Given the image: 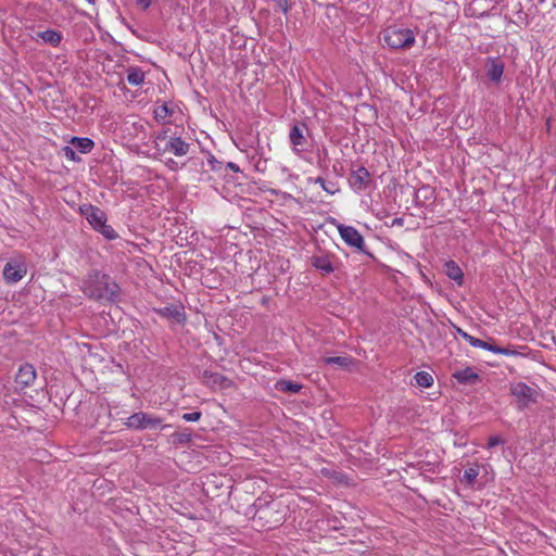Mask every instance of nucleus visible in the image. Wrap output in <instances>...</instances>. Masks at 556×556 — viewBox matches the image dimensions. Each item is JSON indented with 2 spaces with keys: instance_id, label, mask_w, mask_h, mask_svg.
Returning a JSON list of instances; mask_svg holds the SVG:
<instances>
[{
  "instance_id": "1",
  "label": "nucleus",
  "mask_w": 556,
  "mask_h": 556,
  "mask_svg": "<svg viewBox=\"0 0 556 556\" xmlns=\"http://www.w3.org/2000/svg\"><path fill=\"white\" fill-rule=\"evenodd\" d=\"M254 509L252 521L260 530H271L286 521L288 506L268 494L258 496L251 506Z\"/></svg>"
},
{
  "instance_id": "2",
  "label": "nucleus",
  "mask_w": 556,
  "mask_h": 556,
  "mask_svg": "<svg viewBox=\"0 0 556 556\" xmlns=\"http://www.w3.org/2000/svg\"><path fill=\"white\" fill-rule=\"evenodd\" d=\"M121 288L108 274L91 269L83 285V292L89 299L104 302H116Z\"/></svg>"
},
{
  "instance_id": "3",
  "label": "nucleus",
  "mask_w": 556,
  "mask_h": 556,
  "mask_svg": "<svg viewBox=\"0 0 556 556\" xmlns=\"http://www.w3.org/2000/svg\"><path fill=\"white\" fill-rule=\"evenodd\" d=\"M123 425L127 429L135 431L153 430L157 428L165 430L172 427L170 425L163 424V418L146 412L134 413L123 421Z\"/></svg>"
},
{
  "instance_id": "4",
  "label": "nucleus",
  "mask_w": 556,
  "mask_h": 556,
  "mask_svg": "<svg viewBox=\"0 0 556 556\" xmlns=\"http://www.w3.org/2000/svg\"><path fill=\"white\" fill-rule=\"evenodd\" d=\"M509 394L516 400V407L522 412L536 404L540 397V391L530 387L526 382H513L509 386Z\"/></svg>"
},
{
  "instance_id": "5",
  "label": "nucleus",
  "mask_w": 556,
  "mask_h": 556,
  "mask_svg": "<svg viewBox=\"0 0 556 556\" xmlns=\"http://www.w3.org/2000/svg\"><path fill=\"white\" fill-rule=\"evenodd\" d=\"M383 41L394 50L409 49L415 43V33L409 28L389 26L383 33Z\"/></svg>"
},
{
  "instance_id": "6",
  "label": "nucleus",
  "mask_w": 556,
  "mask_h": 556,
  "mask_svg": "<svg viewBox=\"0 0 556 556\" xmlns=\"http://www.w3.org/2000/svg\"><path fill=\"white\" fill-rule=\"evenodd\" d=\"M337 229L340 233L341 239L349 247L354 248L358 253H362V254L368 256L374 262H378L376 256L366 249L364 237L361 235V232L355 227L346 226L343 224H338Z\"/></svg>"
},
{
  "instance_id": "7",
  "label": "nucleus",
  "mask_w": 556,
  "mask_h": 556,
  "mask_svg": "<svg viewBox=\"0 0 556 556\" xmlns=\"http://www.w3.org/2000/svg\"><path fill=\"white\" fill-rule=\"evenodd\" d=\"M80 214L87 219L89 225L96 231L103 223H106V213L99 206L92 204H83L79 206Z\"/></svg>"
},
{
  "instance_id": "8",
  "label": "nucleus",
  "mask_w": 556,
  "mask_h": 556,
  "mask_svg": "<svg viewBox=\"0 0 556 556\" xmlns=\"http://www.w3.org/2000/svg\"><path fill=\"white\" fill-rule=\"evenodd\" d=\"M153 312L160 317L170 319L179 325H184L187 320L185 306L182 304H168L164 307H154Z\"/></svg>"
},
{
  "instance_id": "9",
  "label": "nucleus",
  "mask_w": 556,
  "mask_h": 556,
  "mask_svg": "<svg viewBox=\"0 0 556 556\" xmlns=\"http://www.w3.org/2000/svg\"><path fill=\"white\" fill-rule=\"evenodd\" d=\"M349 184L356 192L365 191L371 185L369 170L364 166H359L357 169L352 170L349 177Z\"/></svg>"
},
{
  "instance_id": "10",
  "label": "nucleus",
  "mask_w": 556,
  "mask_h": 556,
  "mask_svg": "<svg viewBox=\"0 0 556 556\" xmlns=\"http://www.w3.org/2000/svg\"><path fill=\"white\" fill-rule=\"evenodd\" d=\"M26 271L27 268L24 263L10 261L4 265L2 275L5 282L12 285L18 282L26 275Z\"/></svg>"
},
{
  "instance_id": "11",
  "label": "nucleus",
  "mask_w": 556,
  "mask_h": 556,
  "mask_svg": "<svg viewBox=\"0 0 556 556\" xmlns=\"http://www.w3.org/2000/svg\"><path fill=\"white\" fill-rule=\"evenodd\" d=\"M505 70V63L500 56L485 59V74L490 81L500 84Z\"/></svg>"
},
{
  "instance_id": "12",
  "label": "nucleus",
  "mask_w": 556,
  "mask_h": 556,
  "mask_svg": "<svg viewBox=\"0 0 556 556\" xmlns=\"http://www.w3.org/2000/svg\"><path fill=\"white\" fill-rule=\"evenodd\" d=\"M202 379L203 383L211 389H228L231 388L233 384V381L228 377L211 370H204L202 372Z\"/></svg>"
},
{
  "instance_id": "13",
  "label": "nucleus",
  "mask_w": 556,
  "mask_h": 556,
  "mask_svg": "<svg viewBox=\"0 0 556 556\" xmlns=\"http://www.w3.org/2000/svg\"><path fill=\"white\" fill-rule=\"evenodd\" d=\"M190 147V143L174 134L165 142L163 152H170L175 156H184L189 153Z\"/></svg>"
},
{
  "instance_id": "14",
  "label": "nucleus",
  "mask_w": 556,
  "mask_h": 556,
  "mask_svg": "<svg viewBox=\"0 0 556 556\" xmlns=\"http://www.w3.org/2000/svg\"><path fill=\"white\" fill-rule=\"evenodd\" d=\"M307 130L305 123H295L291 126L289 140L296 152L304 151L303 146L306 143L304 132Z\"/></svg>"
},
{
  "instance_id": "15",
  "label": "nucleus",
  "mask_w": 556,
  "mask_h": 556,
  "mask_svg": "<svg viewBox=\"0 0 556 556\" xmlns=\"http://www.w3.org/2000/svg\"><path fill=\"white\" fill-rule=\"evenodd\" d=\"M37 374L35 367L29 363H25L20 366L18 371L15 375V382L22 388H26L34 383Z\"/></svg>"
},
{
  "instance_id": "16",
  "label": "nucleus",
  "mask_w": 556,
  "mask_h": 556,
  "mask_svg": "<svg viewBox=\"0 0 556 556\" xmlns=\"http://www.w3.org/2000/svg\"><path fill=\"white\" fill-rule=\"evenodd\" d=\"M407 467L416 469L419 475L428 481H432L430 475L439 473L440 462L419 460L417 463H408Z\"/></svg>"
},
{
  "instance_id": "17",
  "label": "nucleus",
  "mask_w": 556,
  "mask_h": 556,
  "mask_svg": "<svg viewBox=\"0 0 556 556\" xmlns=\"http://www.w3.org/2000/svg\"><path fill=\"white\" fill-rule=\"evenodd\" d=\"M452 378L456 380L457 383L464 384V386H471L476 384L480 381V376L478 372L473 370L472 367H466L460 370H456L452 374Z\"/></svg>"
},
{
  "instance_id": "18",
  "label": "nucleus",
  "mask_w": 556,
  "mask_h": 556,
  "mask_svg": "<svg viewBox=\"0 0 556 556\" xmlns=\"http://www.w3.org/2000/svg\"><path fill=\"white\" fill-rule=\"evenodd\" d=\"M332 255L319 254L311 256V265L319 270L323 275H329L333 273L334 267L331 261Z\"/></svg>"
},
{
  "instance_id": "19",
  "label": "nucleus",
  "mask_w": 556,
  "mask_h": 556,
  "mask_svg": "<svg viewBox=\"0 0 556 556\" xmlns=\"http://www.w3.org/2000/svg\"><path fill=\"white\" fill-rule=\"evenodd\" d=\"M323 362L327 366H337L346 371H352L356 364V361L351 356H328L324 357Z\"/></svg>"
},
{
  "instance_id": "20",
  "label": "nucleus",
  "mask_w": 556,
  "mask_h": 556,
  "mask_svg": "<svg viewBox=\"0 0 556 556\" xmlns=\"http://www.w3.org/2000/svg\"><path fill=\"white\" fill-rule=\"evenodd\" d=\"M444 273L450 279L454 280L458 286H463L464 273L455 261L448 260L444 263Z\"/></svg>"
},
{
  "instance_id": "21",
  "label": "nucleus",
  "mask_w": 556,
  "mask_h": 556,
  "mask_svg": "<svg viewBox=\"0 0 556 556\" xmlns=\"http://www.w3.org/2000/svg\"><path fill=\"white\" fill-rule=\"evenodd\" d=\"M193 439V431L190 428H182L169 435L168 442L174 446L187 445Z\"/></svg>"
},
{
  "instance_id": "22",
  "label": "nucleus",
  "mask_w": 556,
  "mask_h": 556,
  "mask_svg": "<svg viewBox=\"0 0 556 556\" xmlns=\"http://www.w3.org/2000/svg\"><path fill=\"white\" fill-rule=\"evenodd\" d=\"M68 143L83 154L90 153L94 148V141L88 137H72Z\"/></svg>"
},
{
  "instance_id": "23",
  "label": "nucleus",
  "mask_w": 556,
  "mask_h": 556,
  "mask_svg": "<svg viewBox=\"0 0 556 556\" xmlns=\"http://www.w3.org/2000/svg\"><path fill=\"white\" fill-rule=\"evenodd\" d=\"M275 388L277 391L294 394L302 389V384L294 382L292 380L280 379L276 382Z\"/></svg>"
},
{
  "instance_id": "24",
  "label": "nucleus",
  "mask_w": 556,
  "mask_h": 556,
  "mask_svg": "<svg viewBox=\"0 0 556 556\" xmlns=\"http://www.w3.org/2000/svg\"><path fill=\"white\" fill-rule=\"evenodd\" d=\"M38 37H40L46 43H49L52 47H58L62 41L61 31L54 29L40 31L38 33Z\"/></svg>"
},
{
  "instance_id": "25",
  "label": "nucleus",
  "mask_w": 556,
  "mask_h": 556,
  "mask_svg": "<svg viewBox=\"0 0 556 556\" xmlns=\"http://www.w3.org/2000/svg\"><path fill=\"white\" fill-rule=\"evenodd\" d=\"M144 72L138 66L127 68V81L132 86H140L144 81Z\"/></svg>"
},
{
  "instance_id": "26",
  "label": "nucleus",
  "mask_w": 556,
  "mask_h": 556,
  "mask_svg": "<svg viewBox=\"0 0 556 556\" xmlns=\"http://www.w3.org/2000/svg\"><path fill=\"white\" fill-rule=\"evenodd\" d=\"M174 114V109L164 102L154 110V119L160 124H165L166 118Z\"/></svg>"
},
{
  "instance_id": "27",
  "label": "nucleus",
  "mask_w": 556,
  "mask_h": 556,
  "mask_svg": "<svg viewBox=\"0 0 556 556\" xmlns=\"http://www.w3.org/2000/svg\"><path fill=\"white\" fill-rule=\"evenodd\" d=\"M308 180L318 184L329 194H334L340 190L337 182L326 181L323 177L308 178Z\"/></svg>"
},
{
  "instance_id": "28",
  "label": "nucleus",
  "mask_w": 556,
  "mask_h": 556,
  "mask_svg": "<svg viewBox=\"0 0 556 556\" xmlns=\"http://www.w3.org/2000/svg\"><path fill=\"white\" fill-rule=\"evenodd\" d=\"M207 163L212 172L218 174L219 176H223L224 178L227 177V174H224V166L225 164L220 161H218L212 153L207 152Z\"/></svg>"
},
{
  "instance_id": "29",
  "label": "nucleus",
  "mask_w": 556,
  "mask_h": 556,
  "mask_svg": "<svg viewBox=\"0 0 556 556\" xmlns=\"http://www.w3.org/2000/svg\"><path fill=\"white\" fill-rule=\"evenodd\" d=\"M479 475V466L476 464L473 467H470L464 471L462 482H465L469 486H473L477 477Z\"/></svg>"
},
{
  "instance_id": "30",
  "label": "nucleus",
  "mask_w": 556,
  "mask_h": 556,
  "mask_svg": "<svg viewBox=\"0 0 556 556\" xmlns=\"http://www.w3.org/2000/svg\"><path fill=\"white\" fill-rule=\"evenodd\" d=\"M414 379L416 383L422 388H430L433 384V377L428 371L416 372Z\"/></svg>"
},
{
  "instance_id": "31",
  "label": "nucleus",
  "mask_w": 556,
  "mask_h": 556,
  "mask_svg": "<svg viewBox=\"0 0 556 556\" xmlns=\"http://www.w3.org/2000/svg\"><path fill=\"white\" fill-rule=\"evenodd\" d=\"M96 231L101 233L109 241L118 238V233L106 223H103Z\"/></svg>"
},
{
  "instance_id": "32",
  "label": "nucleus",
  "mask_w": 556,
  "mask_h": 556,
  "mask_svg": "<svg viewBox=\"0 0 556 556\" xmlns=\"http://www.w3.org/2000/svg\"><path fill=\"white\" fill-rule=\"evenodd\" d=\"M63 155L73 162L79 163L81 159L77 155L76 149L73 146H65L62 148Z\"/></svg>"
},
{
  "instance_id": "33",
  "label": "nucleus",
  "mask_w": 556,
  "mask_h": 556,
  "mask_svg": "<svg viewBox=\"0 0 556 556\" xmlns=\"http://www.w3.org/2000/svg\"><path fill=\"white\" fill-rule=\"evenodd\" d=\"M422 192H427V193L433 194V190L429 186H424L420 189H418L417 191H414V203L417 206H424L425 205V201L421 200V198H420Z\"/></svg>"
},
{
  "instance_id": "34",
  "label": "nucleus",
  "mask_w": 556,
  "mask_h": 556,
  "mask_svg": "<svg viewBox=\"0 0 556 556\" xmlns=\"http://www.w3.org/2000/svg\"><path fill=\"white\" fill-rule=\"evenodd\" d=\"M201 416H202V413L200 410H195L192 413H185L181 416V418H182V420H185L187 422H195V421L200 420Z\"/></svg>"
},
{
  "instance_id": "35",
  "label": "nucleus",
  "mask_w": 556,
  "mask_h": 556,
  "mask_svg": "<svg viewBox=\"0 0 556 556\" xmlns=\"http://www.w3.org/2000/svg\"><path fill=\"white\" fill-rule=\"evenodd\" d=\"M505 440L500 435H492L489 438L486 448H493L500 444H504Z\"/></svg>"
},
{
  "instance_id": "36",
  "label": "nucleus",
  "mask_w": 556,
  "mask_h": 556,
  "mask_svg": "<svg viewBox=\"0 0 556 556\" xmlns=\"http://www.w3.org/2000/svg\"><path fill=\"white\" fill-rule=\"evenodd\" d=\"M318 161L317 164L320 168H326V159L328 157V150L326 148H323L318 151L317 154Z\"/></svg>"
},
{
  "instance_id": "37",
  "label": "nucleus",
  "mask_w": 556,
  "mask_h": 556,
  "mask_svg": "<svg viewBox=\"0 0 556 556\" xmlns=\"http://www.w3.org/2000/svg\"><path fill=\"white\" fill-rule=\"evenodd\" d=\"M275 4L286 15L289 13L291 9L289 0H275Z\"/></svg>"
},
{
  "instance_id": "38",
  "label": "nucleus",
  "mask_w": 556,
  "mask_h": 556,
  "mask_svg": "<svg viewBox=\"0 0 556 556\" xmlns=\"http://www.w3.org/2000/svg\"><path fill=\"white\" fill-rule=\"evenodd\" d=\"M484 350L490 351L495 354H501V352H503L502 346L497 345L493 339H490V341H486V345H485Z\"/></svg>"
},
{
  "instance_id": "39",
  "label": "nucleus",
  "mask_w": 556,
  "mask_h": 556,
  "mask_svg": "<svg viewBox=\"0 0 556 556\" xmlns=\"http://www.w3.org/2000/svg\"><path fill=\"white\" fill-rule=\"evenodd\" d=\"M170 131L169 128H166V129H162L161 131H159L155 136H154V139H155V142L160 141V142H163V141H167V139L170 137V135H168Z\"/></svg>"
},
{
  "instance_id": "40",
  "label": "nucleus",
  "mask_w": 556,
  "mask_h": 556,
  "mask_svg": "<svg viewBox=\"0 0 556 556\" xmlns=\"http://www.w3.org/2000/svg\"><path fill=\"white\" fill-rule=\"evenodd\" d=\"M502 351L501 354L502 355H506V356H525L523 353L517 351L516 349L514 348H510V346H506V348H503L502 346Z\"/></svg>"
},
{
  "instance_id": "41",
  "label": "nucleus",
  "mask_w": 556,
  "mask_h": 556,
  "mask_svg": "<svg viewBox=\"0 0 556 556\" xmlns=\"http://www.w3.org/2000/svg\"><path fill=\"white\" fill-rule=\"evenodd\" d=\"M165 165L167 166L168 169H170L172 172H178L182 166V165H179L177 161H175L174 159H168L166 162H165Z\"/></svg>"
},
{
  "instance_id": "42",
  "label": "nucleus",
  "mask_w": 556,
  "mask_h": 556,
  "mask_svg": "<svg viewBox=\"0 0 556 556\" xmlns=\"http://www.w3.org/2000/svg\"><path fill=\"white\" fill-rule=\"evenodd\" d=\"M469 344H470L471 346H473V348H479V349H483V350H484V349H485V345H486V341H483V340H481V339H478V338H476V337H472V338L470 339Z\"/></svg>"
},
{
  "instance_id": "43",
  "label": "nucleus",
  "mask_w": 556,
  "mask_h": 556,
  "mask_svg": "<svg viewBox=\"0 0 556 556\" xmlns=\"http://www.w3.org/2000/svg\"><path fill=\"white\" fill-rule=\"evenodd\" d=\"M228 169L233 172V173H240L241 172L239 165L233 163V162H228L227 164H225V166H224V174H227Z\"/></svg>"
},
{
  "instance_id": "44",
  "label": "nucleus",
  "mask_w": 556,
  "mask_h": 556,
  "mask_svg": "<svg viewBox=\"0 0 556 556\" xmlns=\"http://www.w3.org/2000/svg\"><path fill=\"white\" fill-rule=\"evenodd\" d=\"M135 2L142 10H147L151 7L152 0H135Z\"/></svg>"
},
{
  "instance_id": "45",
  "label": "nucleus",
  "mask_w": 556,
  "mask_h": 556,
  "mask_svg": "<svg viewBox=\"0 0 556 556\" xmlns=\"http://www.w3.org/2000/svg\"><path fill=\"white\" fill-rule=\"evenodd\" d=\"M456 332L463 338L465 339L468 343L470 342V339L473 337L471 334H469L468 332L464 331L462 328H456Z\"/></svg>"
},
{
  "instance_id": "46",
  "label": "nucleus",
  "mask_w": 556,
  "mask_h": 556,
  "mask_svg": "<svg viewBox=\"0 0 556 556\" xmlns=\"http://www.w3.org/2000/svg\"><path fill=\"white\" fill-rule=\"evenodd\" d=\"M403 224H404V219L402 217H396L393 219L391 226H403Z\"/></svg>"
},
{
  "instance_id": "47",
  "label": "nucleus",
  "mask_w": 556,
  "mask_h": 556,
  "mask_svg": "<svg viewBox=\"0 0 556 556\" xmlns=\"http://www.w3.org/2000/svg\"><path fill=\"white\" fill-rule=\"evenodd\" d=\"M367 106L369 108V110H370V111H372V112H374V116L377 118V117H378V111H377V109H375L374 106H369V105H367Z\"/></svg>"
},
{
  "instance_id": "48",
  "label": "nucleus",
  "mask_w": 556,
  "mask_h": 556,
  "mask_svg": "<svg viewBox=\"0 0 556 556\" xmlns=\"http://www.w3.org/2000/svg\"><path fill=\"white\" fill-rule=\"evenodd\" d=\"M421 195L424 197V201L428 200L432 194L422 192Z\"/></svg>"
},
{
  "instance_id": "49",
  "label": "nucleus",
  "mask_w": 556,
  "mask_h": 556,
  "mask_svg": "<svg viewBox=\"0 0 556 556\" xmlns=\"http://www.w3.org/2000/svg\"><path fill=\"white\" fill-rule=\"evenodd\" d=\"M86 1H87L89 4H92V5H94V4H96V2H97V0H86Z\"/></svg>"
}]
</instances>
